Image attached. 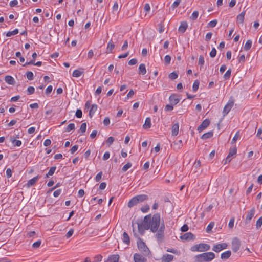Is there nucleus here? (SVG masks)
<instances>
[{
    "instance_id": "20e7f679",
    "label": "nucleus",
    "mask_w": 262,
    "mask_h": 262,
    "mask_svg": "<svg viewBox=\"0 0 262 262\" xmlns=\"http://www.w3.org/2000/svg\"><path fill=\"white\" fill-rule=\"evenodd\" d=\"M137 243L139 250L142 252L144 255H148L149 254V249L145 243L140 238L138 239Z\"/></svg>"
},
{
    "instance_id": "bb28decb",
    "label": "nucleus",
    "mask_w": 262,
    "mask_h": 262,
    "mask_svg": "<svg viewBox=\"0 0 262 262\" xmlns=\"http://www.w3.org/2000/svg\"><path fill=\"white\" fill-rule=\"evenodd\" d=\"M139 73L142 75H145L146 73V67L144 64L142 63L140 64L139 67Z\"/></svg>"
},
{
    "instance_id": "f03ea898",
    "label": "nucleus",
    "mask_w": 262,
    "mask_h": 262,
    "mask_svg": "<svg viewBox=\"0 0 262 262\" xmlns=\"http://www.w3.org/2000/svg\"><path fill=\"white\" fill-rule=\"evenodd\" d=\"M215 257V254L212 252H204L194 256V259L197 262H209Z\"/></svg>"
},
{
    "instance_id": "338daca9",
    "label": "nucleus",
    "mask_w": 262,
    "mask_h": 262,
    "mask_svg": "<svg viewBox=\"0 0 262 262\" xmlns=\"http://www.w3.org/2000/svg\"><path fill=\"white\" fill-rule=\"evenodd\" d=\"M110 156V152L108 151H106L104 153L103 156V160H107Z\"/></svg>"
},
{
    "instance_id": "bf43d9fd",
    "label": "nucleus",
    "mask_w": 262,
    "mask_h": 262,
    "mask_svg": "<svg viewBox=\"0 0 262 262\" xmlns=\"http://www.w3.org/2000/svg\"><path fill=\"white\" fill-rule=\"evenodd\" d=\"M102 256L100 255H98L95 256L94 261L95 262H100L102 260Z\"/></svg>"
},
{
    "instance_id": "f3484780",
    "label": "nucleus",
    "mask_w": 262,
    "mask_h": 262,
    "mask_svg": "<svg viewBox=\"0 0 262 262\" xmlns=\"http://www.w3.org/2000/svg\"><path fill=\"white\" fill-rule=\"evenodd\" d=\"M5 81L10 85H14L15 84V80L13 77L7 75L5 77Z\"/></svg>"
},
{
    "instance_id": "58836bf2",
    "label": "nucleus",
    "mask_w": 262,
    "mask_h": 262,
    "mask_svg": "<svg viewBox=\"0 0 262 262\" xmlns=\"http://www.w3.org/2000/svg\"><path fill=\"white\" fill-rule=\"evenodd\" d=\"M262 225V216L260 217L256 221V228L257 229H259Z\"/></svg>"
},
{
    "instance_id": "a18cd8bd",
    "label": "nucleus",
    "mask_w": 262,
    "mask_h": 262,
    "mask_svg": "<svg viewBox=\"0 0 262 262\" xmlns=\"http://www.w3.org/2000/svg\"><path fill=\"white\" fill-rule=\"evenodd\" d=\"M149 210V206L148 205H145L142 206L141 208V210L142 212L145 213L148 211Z\"/></svg>"
},
{
    "instance_id": "c9c22d12",
    "label": "nucleus",
    "mask_w": 262,
    "mask_h": 262,
    "mask_svg": "<svg viewBox=\"0 0 262 262\" xmlns=\"http://www.w3.org/2000/svg\"><path fill=\"white\" fill-rule=\"evenodd\" d=\"M18 33V30L17 29H15L13 31L8 32L6 34V36L10 37L12 35L17 34Z\"/></svg>"
},
{
    "instance_id": "09e8293b",
    "label": "nucleus",
    "mask_w": 262,
    "mask_h": 262,
    "mask_svg": "<svg viewBox=\"0 0 262 262\" xmlns=\"http://www.w3.org/2000/svg\"><path fill=\"white\" fill-rule=\"evenodd\" d=\"M41 243V240H38L37 241H36V242L32 244V247L34 248H37L40 246Z\"/></svg>"
},
{
    "instance_id": "4d7b16f0",
    "label": "nucleus",
    "mask_w": 262,
    "mask_h": 262,
    "mask_svg": "<svg viewBox=\"0 0 262 262\" xmlns=\"http://www.w3.org/2000/svg\"><path fill=\"white\" fill-rule=\"evenodd\" d=\"M198 63L200 66H203L204 63V58L202 55H200L199 58Z\"/></svg>"
},
{
    "instance_id": "5701e85b",
    "label": "nucleus",
    "mask_w": 262,
    "mask_h": 262,
    "mask_svg": "<svg viewBox=\"0 0 262 262\" xmlns=\"http://www.w3.org/2000/svg\"><path fill=\"white\" fill-rule=\"evenodd\" d=\"M245 12H241L239 15L237 16V23L238 24H243L244 20V16H245Z\"/></svg>"
},
{
    "instance_id": "37998d69",
    "label": "nucleus",
    "mask_w": 262,
    "mask_h": 262,
    "mask_svg": "<svg viewBox=\"0 0 262 262\" xmlns=\"http://www.w3.org/2000/svg\"><path fill=\"white\" fill-rule=\"evenodd\" d=\"M86 129V123H82L81 125L79 130L82 133H84L85 132Z\"/></svg>"
},
{
    "instance_id": "8fccbe9b",
    "label": "nucleus",
    "mask_w": 262,
    "mask_h": 262,
    "mask_svg": "<svg viewBox=\"0 0 262 262\" xmlns=\"http://www.w3.org/2000/svg\"><path fill=\"white\" fill-rule=\"evenodd\" d=\"M35 89L33 86H29L27 89V92L28 95L32 94L34 93Z\"/></svg>"
},
{
    "instance_id": "dca6fc26",
    "label": "nucleus",
    "mask_w": 262,
    "mask_h": 262,
    "mask_svg": "<svg viewBox=\"0 0 262 262\" xmlns=\"http://www.w3.org/2000/svg\"><path fill=\"white\" fill-rule=\"evenodd\" d=\"M180 238L183 240L193 239L194 238V235L191 232H187L181 236Z\"/></svg>"
},
{
    "instance_id": "2eb2a0df",
    "label": "nucleus",
    "mask_w": 262,
    "mask_h": 262,
    "mask_svg": "<svg viewBox=\"0 0 262 262\" xmlns=\"http://www.w3.org/2000/svg\"><path fill=\"white\" fill-rule=\"evenodd\" d=\"M169 99L171 104L173 105H176L180 100V99L177 96L174 95H171Z\"/></svg>"
},
{
    "instance_id": "de8ad7c7",
    "label": "nucleus",
    "mask_w": 262,
    "mask_h": 262,
    "mask_svg": "<svg viewBox=\"0 0 262 262\" xmlns=\"http://www.w3.org/2000/svg\"><path fill=\"white\" fill-rule=\"evenodd\" d=\"M234 218L232 217L230 219V221L228 223V227L230 229H232L234 226Z\"/></svg>"
},
{
    "instance_id": "864d4df0",
    "label": "nucleus",
    "mask_w": 262,
    "mask_h": 262,
    "mask_svg": "<svg viewBox=\"0 0 262 262\" xmlns=\"http://www.w3.org/2000/svg\"><path fill=\"white\" fill-rule=\"evenodd\" d=\"M171 61V57L169 55H166L164 57V61L166 64L170 63Z\"/></svg>"
},
{
    "instance_id": "680f3d73",
    "label": "nucleus",
    "mask_w": 262,
    "mask_h": 262,
    "mask_svg": "<svg viewBox=\"0 0 262 262\" xmlns=\"http://www.w3.org/2000/svg\"><path fill=\"white\" fill-rule=\"evenodd\" d=\"M78 148V146L77 145H75L73 146L70 149L71 153L72 154H74L75 152H76Z\"/></svg>"
},
{
    "instance_id": "6ab92c4d",
    "label": "nucleus",
    "mask_w": 262,
    "mask_h": 262,
    "mask_svg": "<svg viewBox=\"0 0 262 262\" xmlns=\"http://www.w3.org/2000/svg\"><path fill=\"white\" fill-rule=\"evenodd\" d=\"M139 202L138 201V200L137 199V197L135 196L133 197L128 203V207L129 208H131L133 207L134 206L137 205L138 204Z\"/></svg>"
},
{
    "instance_id": "39448f33",
    "label": "nucleus",
    "mask_w": 262,
    "mask_h": 262,
    "mask_svg": "<svg viewBox=\"0 0 262 262\" xmlns=\"http://www.w3.org/2000/svg\"><path fill=\"white\" fill-rule=\"evenodd\" d=\"M234 100L232 99H230L228 101V103L225 106L223 111L224 116L227 115L228 113L230 112V111L231 110V109L232 108V107H233V106L234 105Z\"/></svg>"
},
{
    "instance_id": "3c124183",
    "label": "nucleus",
    "mask_w": 262,
    "mask_h": 262,
    "mask_svg": "<svg viewBox=\"0 0 262 262\" xmlns=\"http://www.w3.org/2000/svg\"><path fill=\"white\" fill-rule=\"evenodd\" d=\"M217 20L216 19L213 20L208 23V26L210 27H214L217 24Z\"/></svg>"
},
{
    "instance_id": "e433bc0d",
    "label": "nucleus",
    "mask_w": 262,
    "mask_h": 262,
    "mask_svg": "<svg viewBox=\"0 0 262 262\" xmlns=\"http://www.w3.org/2000/svg\"><path fill=\"white\" fill-rule=\"evenodd\" d=\"M199 84L200 82L198 80L194 81L192 86L193 92H196L198 90Z\"/></svg>"
},
{
    "instance_id": "393cba45",
    "label": "nucleus",
    "mask_w": 262,
    "mask_h": 262,
    "mask_svg": "<svg viewBox=\"0 0 262 262\" xmlns=\"http://www.w3.org/2000/svg\"><path fill=\"white\" fill-rule=\"evenodd\" d=\"M136 196L137 197L139 203L140 202H143V201L148 199V196L145 194H140Z\"/></svg>"
},
{
    "instance_id": "f257e3e1",
    "label": "nucleus",
    "mask_w": 262,
    "mask_h": 262,
    "mask_svg": "<svg viewBox=\"0 0 262 262\" xmlns=\"http://www.w3.org/2000/svg\"><path fill=\"white\" fill-rule=\"evenodd\" d=\"M138 229L142 235L145 230L150 229L152 232L156 233L155 237L158 243H162L163 241L165 227L164 222H161L159 213L146 215L141 223H138Z\"/></svg>"
},
{
    "instance_id": "69168bd1",
    "label": "nucleus",
    "mask_w": 262,
    "mask_h": 262,
    "mask_svg": "<svg viewBox=\"0 0 262 262\" xmlns=\"http://www.w3.org/2000/svg\"><path fill=\"white\" fill-rule=\"evenodd\" d=\"M137 63V60L135 58L132 59L128 62V64L130 66H133L136 64Z\"/></svg>"
},
{
    "instance_id": "774afa93",
    "label": "nucleus",
    "mask_w": 262,
    "mask_h": 262,
    "mask_svg": "<svg viewBox=\"0 0 262 262\" xmlns=\"http://www.w3.org/2000/svg\"><path fill=\"white\" fill-rule=\"evenodd\" d=\"M61 190L58 189L54 192L53 195L55 197H58L61 194Z\"/></svg>"
},
{
    "instance_id": "4be33fe9",
    "label": "nucleus",
    "mask_w": 262,
    "mask_h": 262,
    "mask_svg": "<svg viewBox=\"0 0 262 262\" xmlns=\"http://www.w3.org/2000/svg\"><path fill=\"white\" fill-rule=\"evenodd\" d=\"M97 105L95 104L92 105L89 111V116L91 118L97 110Z\"/></svg>"
},
{
    "instance_id": "4468645a",
    "label": "nucleus",
    "mask_w": 262,
    "mask_h": 262,
    "mask_svg": "<svg viewBox=\"0 0 262 262\" xmlns=\"http://www.w3.org/2000/svg\"><path fill=\"white\" fill-rule=\"evenodd\" d=\"M179 125L178 123L174 124L171 128V134L172 136H177L179 133Z\"/></svg>"
},
{
    "instance_id": "13d9d810",
    "label": "nucleus",
    "mask_w": 262,
    "mask_h": 262,
    "mask_svg": "<svg viewBox=\"0 0 262 262\" xmlns=\"http://www.w3.org/2000/svg\"><path fill=\"white\" fill-rule=\"evenodd\" d=\"M180 3L181 0H176L172 5V7L173 8V9H174L176 7H177L179 5Z\"/></svg>"
},
{
    "instance_id": "a878e982",
    "label": "nucleus",
    "mask_w": 262,
    "mask_h": 262,
    "mask_svg": "<svg viewBox=\"0 0 262 262\" xmlns=\"http://www.w3.org/2000/svg\"><path fill=\"white\" fill-rule=\"evenodd\" d=\"M115 47V45L113 43L112 40H110L107 44V53H112V51Z\"/></svg>"
},
{
    "instance_id": "412c9836",
    "label": "nucleus",
    "mask_w": 262,
    "mask_h": 262,
    "mask_svg": "<svg viewBox=\"0 0 262 262\" xmlns=\"http://www.w3.org/2000/svg\"><path fill=\"white\" fill-rule=\"evenodd\" d=\"M122 240L124 243L129 245L130 243V238L127 233L124 232L122 235Z\"/></svg>"
},
{
    "instance_id": "a211bd4d",
    "label": "nucleus",
    "mask_w": 262,
    "mask_h": 262,
    "mask_svg": "<svg viewBox=\"0 0 262 262\" xmlns=\"http://www.w3.org/2000/svg\"><path fill=\"white\" fill-rule=\"evenodd\" d=\"M119 259V255L118 254H113L108 257L109 262H118Z\"/></svg>"
},
{
    "instance_id": "6e6552de",
    "label": "nucleus",
    "mask_w": 262,
    "mask_h": 262,
    "mask_svg": "<svg viewBox=\"0 0 262 262\" xmlns=\"http://www.w3.org/2000/svg\"><path fill=\"white\" fill-rule=\"evenodd\" d=\"M227 245L226 243L218 244L213 246L212 250L215 252H219L223 249H226Z\"/></svg>"
},
{
    "instance_id": "6e6d98bb",
    "label": "nucleus",
    "mask_w": 262,
    "mask_h": 262,
    "mask_svg": "<svg viewBox=\"0 0 262 262\" xmlns=\"http://www.w3.org/2000/svg\"><path fill=\"white\" fill-rule=\"evenodd\" d=\"M102 171H100V172H99L96 176L95 177V180L96 182H99L100 180H101V178H102Z\"/></svg>"
},
{
    "instance_id": "473e14b6",
    "label": "nucleus",
    "mask_w": 262,
    "mask_h": 262,
    "mask_svg": "<svg viewBox=\"0 0 262 262\" xmlns=\"http://www.w3.org/2000/svg\"><path fill=\"white\" fill-rule=\"evenodd\" d=\"M56 169V167L55 166L51 167L48 173L46 174V178H48L49 176H52L54 173Z\"/></svg>"
},
{
    "instance_id": "f704fd0d",
    "label": "nucleus",
    "mask_w": 262,
    "mask_h": 262,
    "mask_svg": "<svg viewBox=\"0 0 262 262\" xmlns=\"http://www.w3.org/2000/svg\"><path fill=\"white\" fill-rule=\"evenodd\" d=\"M237 152V149L236 147L231 148L229 151V153L228 155L231 158V157L235 155Z\"/></svg>"
},
{
    "instance_id": "f8f14e48",
    "label": "nucleus",
    "mask_w": 262,
    "mask_h": 262,
    "mask_svg": "<svg viewBox=\"0 0 262 262\" xmlns=\"http://www.w3.org/2000/svg\"><path fill=\"white\" fill-rule=\"evenodd\" d=\"M188 27V24L186 21L182 22L178 28V31L180 33H184Z\"/></svg>"
},
{
    "instance_id": "49530a36",
    "label": "nucleus",
    "mask_w": 262,
    "mask_h": 262,
    "mask_svg": "<svg viewBox=\"0 0 262 262\" xmlns=\"http://www.w3.org/2000/svg\"><path fill=\"white\" fill-rule=\"evenodd\" d=\"M26 76L28 80H32L33 79V73L31 71L26 73Z\"/></svg>"
},
{
    "instance_id": "603ef678",
    "label": "nucleus",
    "mask_w": 262,
    "mask_h": 262,
    "mask_svg": "<svg viewBox=\"0 0 262 262\" xmlns=\"http://www.w3.org/2000/svg\"><path fill=\"white\" fill-rule=\"evenodd\" d=\"M216 55V50L214 48L212 49L210 53V56L211 58H214Z\"/></svg>"
},
{
    "instance_id": "0eeeda50",
    "label": "nucleus",
    "mask_w": 262,
    "mask_h": 262,
    "mask_svg": "<svg viewBox=\"0 0 262 262\" xmlns=\"http://www.w3.org/2000/svg\"><path fill=\"white\" fill-rule=\"evenodd\" d=\"M241 242L237 238H234L232 242V249L236 252L240 248Z\"/></svg>"
},
{
    "instance_id": "4c0bfd02",
    "label": "nucleus",
    "mask_w": 262,
    "mask_h": 262,
    "mask_svg": "<svg viewBox=\"0 0 262 262\" xmlns=\"http://www.w3.org/2000/svg\"><path fill=\"white\" fill-rule=\"evenodd\" d=\"M132 166V164L130 162L127 163L122 168V170L123 172L127 171Z\"/></svg>"
},
{
    "instance_id": "cd10ccee",
    "label": "nucleus",
    "mask_w": 262,
    "mask_h": 262,
    "mask_svg": "<svg viewBox=\"0 0 262 262\" xmlns=\"http://www.w3.org/2000/svg\"><path fill=\"white\" fill-rule=\"evenodd\" d=\"M231 254L230 251H226L221 254V257L222 259H228L231 256Z\"/></svg>"
},
{
    "instance_id": "a19ab883",
    "label": "nucleus",
    "mask_w": 262,
    "mask_h": 262,
    "mask_svg": "<svg viewBox=\"0 0 262 262\" xmlns=\"http://www.w3.org/2000/svg\"><path fill=\"white\" fill-rule=\"evenodd\" d=\"M74 129H75V124L74 123H70L67 127L66 131L69 132L71 130H74Z\"/></svg>"
},
{
    "instance_id": "79ce46f5",
    "label": "nucleus",
    "mask_w": 262,
    "mask_h": 262,
    "mask_svg": "<svg viewBox=\"0 0 262 262\" xmlns=\"http://www.w3.org/2000/svg\"><path fill=\"white\" fill-rule=\"evenodd\" d=\"M178 75L176 72H173L169 74V78L171 80L176 79L178 78Z\"/></svg>"
},
{
    "instance_id": "ddd939ff",
    "label": "nucleus",
    "mask_w": 262,
    "mask_h": 262,
    "mask_svg": "<svg viewBox=\"0 0 262 262\" xmlns=\"http://www.w3.org/2000/svg\"><path fill=\"white\" fill-rule=\"evenodd\" d=\"M39 176H37L29 180L27 183V186L30 187L33 186L38 180Z\"/></svg>"
},
{
    "instance_id": "423d86ee",
    "label": "nucleus",
    "mask_w": 262,
    "mask_h": 262,
    "mask_svg": "<svg viewBox=\"0 0 262 262\" xmlns=\"http://www.w3.org/2000/svg\"><path fill=\"white\" fill-rule=\"evenodd\" d=\"M255 212V208L253 207L247 213L246 217L245 220L246 224H248L250 222L251 219L254 216Z\"/></svg>"
},
{
    "instance_id": "9b49d317",
    "label": "nucleus",
    "mask_w": 262,
    "mask_h": 262,
    "mask_svg": "<svg viewBox=\"0 0 262 262\" xmlns=\"http://www.w3.org/2000/svg\"><path fill=\"white\" fill-rule=\"evenodd\" d=\"M134 259L135 262H146V259L143 256L135 253L134 255Z\"/></svg>"
},
{
    "instance_id": "7c9ffc66",
    "label": "nucleus",
    "mask_w": 262,
    "mask_h": 262,
    "mask_svg": "<svg viewBox=\"0 0 262 262\" xmlns=\"http://www.w3.org/2000/svg\"><path fill=\"white\" fill-rule=\"evenodd\" d=\"M213 136V132L212 131L206 133L202 136V139H206L211 138Z\"/></svg>"
},
{
    "instance_id": "c03bdc74",
    "label": "nucleus",
    "mask_w": 262,
    "mask_h": 262,
    "mask_svg": "<svg viewBox=\"0 0 262 262\" xmlns=\"http://www.w3.org/2000/svg\"><path fill=\"white\" fill-rule=\"evenodd\" d=\"M231 69H228L226 72V73H225L224 75V78L225 79H228L230 78V75H231Z\"/></svg>"
},
{
    "instance_id": "c756f323",
    "label": "nucleus",
    "mask_w": 262,
    "mask_h": 262,
    "mask_svg": "<svg viewBox=\"0 0 262 262\" xmlns=\"http://www.w3.org/2000/svg\"><path fill=\"white\" fill-rule=\"evenodd\" d=\"M252 43V42L251 40H250V39L246 41V42L244 46V50L245 51L249 50L251 48Z\"/></svg>"
},
{
    "instance_id": "0e129e2a",
    "label": "nucleus",
    "mask_w": 262,
    "mask_h": 262,
    "mask_svg": "<svg viewBox=\"0 0 262 262\" xmlns=\"http://www.w3.org/2000/svg\"><path fill=\"white\" fill-rule=\"evenodd\" d=\"M52 89H53L52 86V85H49L47 88V89L46 90V94L49 95V94H50V93L52 91Z\"/></svg>"
},
{
    "instance_id": "b1692460",
    "label": "nucleus",
    "mask_w": 262,
    "mask_h": 262,
    "mask_svg": "<svg viewBox=\"0 0 262 262\" xmlns=\"http://www.w3.org/2000/svg\"><path fill=\"white\" fill-rule=\"evenodd\" d=\"M151 126V119L149 117H147L145 119L144 124H143V128L144 129L149 128Z\"/></svg>"
},
{
    "instance_id": "052dcab7",
    "label": "nucleus",
    "mask_w": 262,
    "mask_h": 262,
    "mask_svg": "<svg viewBox=\"0 0 262 262\" xmlns=\"http://www.w3.org/2000/svg\"><path fill=\"white\" fill-rule=\"evenodd\" d=\"M173 109L172 104H167L165 106V110L166 111H170Z\"/></svg>"
},
{
    "instance_id": "c85d7f7f",
    "label": "nucleus",
    "mask_w": 262,
    "mask_h": 262,
    "mask_svg": "<svg viewBox=\"0 0 262 262\" xmlns=\"http://www.w3.org/2000/svg\"><path fill=\"white\" fill-rule=\"evenodd\" d=\"M83 73V71H80L79 70H75L72 74V76L74 77H80L82 74Z\"/></svg>"
},
{
    "instance_id": "e2e57ef3",
    "label": "nucleus",
    "mask_w": 262,
    "mask_h": 262,
    "mask_svg": "<svg viewBox=\"0 0 262 262\" xmlns=\"http://www.w3.org/2000/svg\"><path fill=\"white\" fill-rule=\"evenodd\" d=\"M189 227L187 225L184 224L181 228L182 232H186L188 230Z\"/></svg>"
},
{
    "instance_id": "ea45409f",
    "label": "nucleus",
    "mask_w": 262,
    "mask_h": 262,
    "mask_svg": "<svg viewBox=\"0 0 262 262\" xmlns=\"http://www.w3.org/2000/svg\"><path fill=\"white\" fill-rule=\"evenodd\" d=\"M199 16V12L198 11H194L191 16H190V19L195 20L197 19L198 17Z\"/></svg>"
},
{
    "instance_id": "72a5a7b5",
    "label": "nucleus",
    "mask_w": 262,
    "mask_h": 262,
    "mask_svg": "<svg viewBox=\"0 0 262 262\" xmlns=\"http://www.w3.org/2000/svg\"><path fill=\"white\" fill-rule=\"evenodd\" d=\"M240 137H241L240 132H239V131H237L236 132V133L235 134V136L233 137V138L231 141V143L232 144L234 143Z\"/></svg>"
},
{
    "instance_id": "9d476101",
    "label": "nucleus",
    "mask_w": 262,
    "mask_h": 262,
    "mask_svg": "<svg viewBox=\"0 0 262 262\" xmlns=\"http://www.w3.org/2000/svg\"><path fill=\"white\" fill-rule=\"evenodd\" d=\"M174 256L172 255L166 254L162 256L161 260L162 262H170L173 259Z\"/></svg>"
},
{
    "instance_id": "2f4dec72",
    "label": "nucleus",
    "mask_w": 262,
    "mask_h": 262,
    "mask_svg": "<svg viewBox=\"0 0 262 262\" xmlns=\"http://www.w3.org/2000/svg\"><path fill=\"white\" fill-rule=\"evenodd\" d=\"M214 226V223L213 222H210L206 228V232L208 233H210Z\"/></svg>"
},
{
    "instance_id": "1a4fd4ad",
    "label": "nucleus",
    "mask_w": 262,
    "mask_h": 262,
    "mask_svg": "<svg viewBox=\"0 0 262 262\" xmlns=\"http://www.w3.org/2000/svg\"><path fill=\"white\" fill-rule=\"evenodd\" d=\"M210 124V121L208 119H205L202 123L198 127V130L199 132H202Z\"/></svg>"
},
{
    "instance_id": "7ed1b4c3",
    "label": "nucleus",
    "mask_w": 262,
    "mask_h": 262,
    "mask_svg": "<svg viewBox=\"0 0 262 262\" xmlns=\"http://www.w3.org/2000/svg\"><path fill=\"white\" fill-rule=\"evenodd\" d=\"M210 249L209 245L206 243H200L192 246L190 250L192 252H205L208 251Z\"/></svg>"
},
{
    "instance_id": "aec40b11",
    "label": "nucleus",
    "mask_w": 262,
    "mask_h": 262,
    "mask_svg": "<svg viewBox=\"0 0 262 262\" xmlns=\"http://www.w3.org/2000/svg\"><path fill=\"white\" fill-rule=\"evenodd\" d=\"M10 140L15 146L19 147L21 145V141L16 140L14 137H10Z\"/></svg>"
},
{
    "instance_id": "5fc2aeb1",
    "label": "nucleus",
    "mask_w": 262,
    "mask_h": 262,
    "mask_svg": "<svg viewBox=\"0 0 262 262\" xmlns=\"http://www.w3.org/2000/svg\"><path fill=\"white\" fill-rule=\"evenodd\" d=\"M75 115L78 118H81L82 115V111L81 110H80V109H77Z\"/></svg>"
}]
</instances>
